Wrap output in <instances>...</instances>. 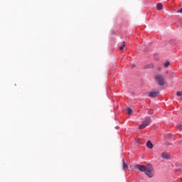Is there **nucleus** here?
Segmentation results:
<instances>
[{
	"label": "nucleus",
	"instance_id": "15",
	"mask_svg": "<svg viewBox=\"0 0 182 182\" xmlns=\"http://www.w3.org/2000/svg\"><path fill=\"white\" fill-rule=\"evenodd\" d=\"M153 113H154L153 109H150L149 111H148V114H153Z\"/></svg>",
	"mask_w": 182,
	"mask_h": 182
},
{
	"label": "nucleus",
	"instance_id": "13",
	"mask_svg": "<svg viewBox=\"0 0 182 182\" xmlns=\"http://www.w3.org/2000/svg\"><path fill=\"white\" fill-rule=\"evenodd\" d=\"M164 68H168V66H170V62L166 61L164 64Z\"/></svg>",
	"mask_w": 182,
	"mask_h": 182
},
{
	"label": "nucleus",
	"instance_id": "9",
	"mask_svg": "<svg viewBox=\"0 0 182 182\" xmlns=\"http://www.w3.org/2000/svg\"><path fill=\"white\" fill-rule=\"evenodd\" d=\"M156 9H158V11H161V9H163V4L158 3L156 4Z\"/></svg>",
	"mask_w": 182,
	"mask_h": 182
},
{
	"label": "nucleus",
	"instance_id": "3",
	"mask_svg": "<svg viewBox=\"0 0 182 182\" xmlns=\"http://www.w3.org/2000/svg\"><path fill=\"white\" fill-rule=\"evenodd\" d=\"M145 174L150 178L154 177V168L152 166L146 167L145 169Z\"/></svg>",
	"mask_w": 182,
	"mask_h": 182
},
{
	"label": "nucleus",
	"instance_id": "11",
	"mask_svg": "<svg viewBox=\"0 0 182 182\" xmlns=\"http://www.w3.org/2000/svg\"><path fill=\"white\" fill-rule=\"evenodd\" d=\"M176 96H178V97H180L181 100H182V92H176Z\"/></svg>",
	"mask_w": 182,
	"mask_h": 182
},
{
	"label": "nucleus",
	"instance_id": "10",
	"mask_svg": "<svg viewBox=\"0 0 182 182\" xmlns=\"http://www.w3.org/2000/svg\"><path fill=\"white\" fill-rule=\"evenodd\" d=\"M152 68H154V64L151 63L145 66V69H152Z\"/></svg>",
	"mask_w": 182,
	"mask_h": 182
},
{
	"label": "nucleus",
	"instance_id": "16",
	"mask_svg": "<svg viewBox=\"0 0 182 182\" xmlns=\"http://www.w3.org/2000/svg\"><path fill=\"white\" fill-rule=\"evenodd\" d=\"M177 127H178V130H182V125L181 124H178L177 126Z\"/></svg>",
	"mask_w": 182,
	"mask_h": 182
},
{
	"label": "nucleus",
	"instance_id": "7",
	"mask_svg": "<svg viewBox=\"0 0 182 182\" xmlns=\"http://www.w3.org/2000/svg\"><path fill=\"white\" fill-rule=\"evenodd\" d=\"M122 167H123V170H127L129 168V166H127V164H126V162L124 161V159L122 160Z\"/></svg>",
	"mask_w": 182,
	"mask_h": 182
},
{
	"label": "nucleus",
	"instance_id": "12",
	"mask_svg": "<svg viewBox=\"0 0 182 182\" xmlns=\"http://www.w3.org/2000/svg\"><path fill=\"white\" fill-rule=\"evenodd\" d=\"M124 46H126V43L123 42L122 45L119 47V50H123V49H124Z\"/></svg>",
	"mask_w": 182,
	"mask_h": 182
},
{
	"label": "nucleus",
	"instance_id": "4",
	"mask_svg": "<svg viewBox=\"0 0 182 182\" xmlns=\"http://www.w3.org/2000/svg\"><path fill=\"white\" fill-rule=\"evenodd\" d=\"M146 168L147 167H146V166H144V165H140V164L134 165V168H138V170H139V171H141V172H144V171L145 172Z\"/></svg>",
	"mask_w": 182,
	"mask_h": 182
},
{
	"label": "nucleus",
	"instance_id": "14",
	"mask_svg": "<svg viewBox=\"0 0 182 182\" xmlns=\"http://www.w3.org/2000/svg\"><path fill=\"white\" fill-rule=\"evenodd\" d=\"M132 109L131 108H127V114H132Z\"/></svg>",
	"mask_w": 182,
	"mask_h": 182
},
{
	"label": "nucleus",
	"instance_id": "1",
	"mask_svg": "<svg viewBox=\"0 0 182 182\" xmlns=\"http://www.w3.org/2000/svg\"><path fill=\"white\" fill-rule=\"evenodd\" d=\"M155 80H156L159 86H164L166 85V78L161 74H156L155 75Z\"/></svg>",
	"mask_w": 182,
	"mask_h": 182
},
{
	"label": "nucleus",
	"instance_id": "8",
	"mask_svg": "<svg viewBox=\"0 0 182 182\" xmlns=\"http://www.w3.org/2000/svg\"><path fill=\"white\" fill-rule=\"evenodd\" d=\"M146 146L148 147V149H153V144L151 143V141H148L146 142Z\"/></svg>",
	"mask_w": 182,
	"mask_h": 182
},
{
	"label": "nucleus",
	"instance_id": "5",
	"mask_svg": "<svg viewBox=\"0 0 182 182\" xmlns=\"http://www.w3.org/2000/svg\"><path fill=\"white\" fill-rule=\"evenodd\" d=\"M160 95V91H151L148 94L149 97H157Z\"/></svg>",
	"mask_w": 182,
	"mask_h": 182
},
{
	"label": "nucleus",
	"instance_id": "17",
	"mask_svg": "<svg viewBox=\"0 0 182 182\" xmlns=\"http://www.w3.org/2000/svg\"><path fill=\"white\" fill-rule=\"evenodd\" d=\"M178 14H182V8L178 10L177 11Z\"/></svg>",
	"mask_w": 182,
	"mask_h": 182
},
{
	"label": "nucleus",
	"instance_id": "2",
	"mask_svg": "<svg viewBox=\"0 0 182 182\" xmlns=\"http://www.w3.org/2000/svg\"><path fill=\"white\" fill-rule=\"evenodd\" d=\"M151 123V118L150 117H146L145 120L142 122V123L139 125V129L142 130V129H146L149 124Z\"/></svg>",
	"mask_w": 182,
	"mask_h": 182
},
{
	"label": "nucleus",
	"instance_id": "6",
	"mask_svg": "<svg viewBox=\"0 0 182 182\" xmlns=\"http://www.w3.org/2000/svg\"><path fill=\"white\" fill-rule=\"evenodd\" d=\"M161 157H162L163 159H164L165 160H170L171 159V156L167 152H163L161 154Z\"/></svg>",
	"mask_w": 182,
	"mask_h": 182
}]
</instances>
